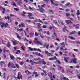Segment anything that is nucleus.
Segmentation results:
<instances>
[{
  "label": "nucleus",
  "instance_id": "obj_1",
  "mask_svg": "<svg viewBox=\"0 0 80 80\" xmlns=\"http://www.w3.org/2000/svg\"><path fill=\"white\" fill-rule=\"evenodd\" d=\"M33 42L34 43L37 44L38 45L39 44L40 45H41L42 46L43 45V43L40 42L39 41H38V40H34Z\"/></svg>",
  "mask_w": 80,
  "mask_h": 80
},
{
  "label": "nucleus",
  "instance_id": "obj_2",
  "mask_svg": "<svg viewBox=\"0 0 80 80\" xmlns=\"http://www.w3.org/2000/svg\"><path fill=\"white\" fill-rule=\"evenodd\" d=\"M28 14V17L29 19H35V18L33 17L32 13L29 12Z\"/></svg>",
  "mask_w": 80,
  "mask_h": 80
},
{
  "label": "nucleus",
  "instance_id": "obj_3",
  "mask_svg": "<svg viewBox=\"0 0 80 80\" xmlns=\"http://www.w3.org/2000/svg\"><path fill=\"white\" fill-rule=\"evenodd\" d=\"M38 7L39 8V11L40 12H41V13H44L45 10H44L43 9V8H42V7H40L39 5H38Z\"/></svg>",
  "mask_w": 80,
  "mask_h": 80
},
{
  "label": "nucleus",
  "instance_id": "obj_4",
  "mask_svg": "<svg viewBox=\"0 0 80 80\" xmlns=\"http://www.w3.org/2000/svg\"><path fill=\"white\" fill-rule=\"evenodd\" d=\"M10 65L11 68H13V66H14V64L13 63H12L11 64L10 63V62H9L8 64V67L10 68Z\"/></svg>",
  "mask_w": 80,
  "mask_h": 80
},
{
  "label": "nucleus",
  "instance_id": "obj_5",
  "mask_svg": "<svg viewBox=\"0 0 80 80\" xmlns=\"http://www.w3.org/2000/svg\"><path fill=\"white\" fill-rule=\"evenodd\" d=\"M20 76L21 78V80H22V75L21 74H19L18 73V77L17 78H18L19 80H20Z\"/></svg>",
  "mask_w": 80,
  "mask_h": 80
},
{
  "label": "nucleus",
  "instance_id": "obj_6",
  "mask_svg": "<svg viewBox=\"0 0 80 80\" xmlns=\"http://www.w3.org/2000/svg\"><path fill=\"white\" fill-rule=\"evenodd\" d=\"M34 61H32V60H30V62L31 65H34L35 64H38V62H37Z\"/></svg>",
  "mask_w": 80,
  "mask_h": 80
},
{
  "label": "nucleus",
  "instance_id": "obj_7",
  "mask_svg": "<svg viewBox=\"0 0 80 80\" xmlns=\"http://www.w3.org/2000/svg\"><path fill=\"white\" fill-rule=\"evenodd\" d=\"M38 35L40 36V37H41V38H42L45 37V36H43V34H42L41 32H38Z\"/></svg>",
  "mask_w": 80,
  "mask_h": 80
},
{
  "label": "nucleus",
  "instance_id": "obj_8",
  "mask_svg": "<svg viewBox=\"0 0 80 80\" xmlns=\"http://www.w3.org/2000/svg\"><path fill=\"white\" fill-rule=\"evenodd\" d=\"M6 47H4V48H3V52H8V53H10V51L9 50H6Z\"/></svg>",
  "mask_w": 80,
  "mask_h": 80
},
{
  "label": "nucleus",
  "instance_id": "obj_9",
  "mask_svg": "<svg viewBox=\"0 0 80 80\" xmlns=\"http://www.w3.org/2000/svg\"><path fill=\"white\" fill-rule=\"evenodd\" d=\"M77 59L76 58H73L72 59V62H73L74 63H77Z\"/></svg>",
  "mask_w": 80,
  "mask_h": 80
},
{
  "label": "nucleus",
  "instance_id": "obj_10",
  "mask_svg": "<svg viewBox=\"0 0 80 80\" xmlns=\"http://www.w3.org/2000/svg\"><path fill=\"white\" fill-rule=\"evenodd\" d=\"M1 27L2 28H3V27H5V23L2 22V23L1 24Z\"/></svg>",
  "mask_w": 80,
  "mask_h": 80
},
{
  "label": "nucleus",
  "instance_id": "obj_11",
  "mask_svg": "<svg viewBox=\"0 0 80 80\" xmlns=\"http://www.w3.org/2000/svg\"><path fill=\"white\" fill-rule=\"evenodd\" d=\"M65 21L68 24V23H70V24L72 23V22L70 20H66Z\"/></svg>",
  "mask_w": 80,
  "mask_h": 80
},
{
  "label": "nucleus",
  "instance_id": "obj_12",
  "mask_svg": "<svg viewBox=\"0 0 80 80\" xmlns=\"http://www.w3.org/2000/svg\"><path fill=\"white\" fill-rule=\"evenodd\" d=\"M68 57H66L64 58V60L66 62V63H67L68 62Z\"/></svg>",
  "mask_w": 80,
  "mask_h": 80
},
{
  "label": "nucleus",
  "instance_id": "obj_13",
  "mask_svg": "<svg viewBox=\"0 0 80 80\" xmlns=\"http://www.w3.org/2000/svg\"><path fill=\"white\" fill-rule=\"evenodd\" d=\"M16 34L17 35V38H18L19 40H21V38H20V37L19 35H18V34L17 33H16Z\"/></svg>",
  "mask_w": 80,
  "mask_h": 80
},
{
  "label": "nucleus",
  "instance_id": "obj_14",
  "mask_svg": "<svg viewBox=\"0 0 80 80\" xmlns=\"http://www.w3.org/2000/svg\"><path fill=\"white\" fill-rule=\"evenodd\" d=\"M53 22L54 23H55L56 25H57L58 27H60V26L58 24V22L57 21H56V20H54Z\"/></svg>",
  "mask_w": 80,
  "mask_h": 80
},
{
  "label": "nucleus",
  "instance_id": "obj_15",
  "mask_svg": "<svg viewBox=\"0 0 80 80\" xmlns=\"http://www.w3.org/2000/svg\"><path fill=\"white\" fill-rule=\"evenodd\" d=\"M68 38L71 40H75V38L72 36H69Z\"/></svg>",
  "mask_w": 80,
  "mask_h": 80
},
{
  "label": "nucleus",
  "instance_id": "obj_16",
  "mask_svg": "<svg viewBox=\"0 0 80 80\" xmlns=\"http://www.w3.org/2000/svg\"><path fill=\"white\" fill-rule=\"evenodd\" d=\"M75 31H74L71 32L69 34L70 35H71L72 34H75Z\"/></svg>",
  "mask_w": 80,
  "mask_h": 80
},
{
  "label": "nucleus",
  "instance_id": "obj_17",
  "mask_svg": "<svg viewBox=\"0 0 80 80\" xmlns=\"http://www.w3.org/2000/svg\"><path fill=\"white\" fill-rule=\"evenodd\" d=\"M49 11L50 12V13H51V14H54L53 11L50 10L49 9Z\"/></svg>",
  "mask_w": 80,
  "mask_h": 80
},
{
  "label": "nucleus",
  "instance_id": "obj_18",
  "mask_svg": "<svg viewBox=\"0 0 80 80\" xmlns=\"http://www.w3.org/2000/svg\"><path fill=\"white\" fill-rule=\"evenodd\" d=\"M38 32H40H40H42V28H38Z\"/></svg>",
  "mask_w": 80,
  "mask_h": 80
},
{
  "label": "nucleus",
  "instance_id": "obj_19",
  "mask_svg": "<svg viewBox=\"0 0 80 80\" xmlns=\"http://www.w3.org/2000/svg\"><path fill=\"white\" fill-rule=\"evenodd\" d=\"M10 57L12 59V60H13V59H14V58H15L14 56H13V55H11V54H10Z\"/></svg>",
  "mask_w": 80,
  "mask_h": 80
},
{
  "label": "nucleus",
  "instance_id": "obj_20",
  "mask_svg": "<svg viewBox=\"0 0 80 80\" xmlns=\"http://www.w3.org/2000/svg\"><path fill=\"white\" fill-rule=\"evenodd\" d=\"M12 42L13 43V45H17V44H18L16 42H15L14 41H12Z\"/></svg>",
  "mask_w": 80,
  "mask_h": 80
},
{
  "label": "nucleus",
  "instance_id": "obj_21",
  "mask_svg": "<svg viewBox=\"0 0 80 80\" xmlns=\"http://www.w3.org/2000/svg\"><path fill=\"white\" fill-rule=\"evenodd\" d=\"M7 18L9 22H12V20L10 18H9V17H8V16L7 17Z\"/></svg>",
  "mask_w": 80,
  "mask_h": 80
},
{
  "label": "nucleus",
  "instance_id": "obj_22",
  "mask_svg": "<svg viewBox=\"0 0 80 80\" xmlns=\"http://www.w3.org/2000/svg\"><path fill=\"white\" fill-rule=\"evenodd\" d=\"M33 50H38V51H39V52H41V50H40V49L39 48L36 49L34 48Z\"/></svg>",
  "mask_w": 80,
  "mask_h": 80
},
{
  "label": "nucleus",
  "instance_id": "obj_23",
  "mask_svg": "<svg viewBox=\"0 0 80 80\" xmlns=\"http://www.w3.org/2000/svg\"><path fill=\"white\" fill-rule=\"evenodd\" d=\"M7 46L8 47H10L11 46V45H10V42H8Z\"/></svg>",
  "mask_w": 80,
  "mask_h": 80
},
{
  "label": "nucleus",
  "instance_id": "obj_24",
  "mask_svg": "<svg viewBox=\"0 0 80 80\" xmlns=\"http://www.w3.org/2000/svg\"><path fill=\"white\" fill-rule=\"evenodd\" d=\"M8 24L7 23L5 24L4 27H5V28H7V27H8Z\"/></svg>",
  "mask_w": 80,
  "mask_h": 80
},
{
  "label": "nucleus",
  "instance_id": "obj_25",
  "mask_svg": "<svg viewBox=\"0 0 80 80\" xmlns=\"http://www.w3.org/2000/svg\"><path fill=\"white\" fill-rule=\"evenodd\" d=\"M17 3L18 5H22V2L21 1H19L17 2Z\"/></svg>",
  "mask_w": 80,
  "mask_h": 80
},
{
  "label": "nucleus",
  "instance_id": "obj_26",
  "mask_svg": "<svg viewBox=\"0 0 80 80\" xmlns=\"http://www.w3.org/2000/svg\"><path fill=\"white\" fill-rule=\"evenodd\" d=\"M52 60H57V58L56 57V56H54L52 58Z\"/></svg>",
  "mask_w": 80,
  "mask_h": 80
},
{
  "label": "nucleus",
  "instance_id": "obj_27",
  "mask_svg": "<svg viewBox=\"0 0 80 80\" xmlns=\"http://www.w3.org/2000/svg\"><path fill=\"white\" fill-rule=\"evenodd\" d=\"M77 15H80V12L79 11V10L77 11V12L76 13Z\"/></svg>",
  "mask_w": 80,
  "mask_h": 80
},
{
  "label": "nucleus",
  "instance_id": "obj_28",
  "mask_svg": "<svg viewBox=\"0 0 80 80\" xmlns=\"http://www.w3.org/2000/svg\"><path fill=\"white\" fill-rule=\"evenodd\" d=\"M21 24L22 27H25V24L23 22H22Z\"/></svg>",
  "mask_w": 80,
  "mask_h": 80
},
{
  "label": "nucleus",
  "instance_id": "obj_29",
  "mask_svg": "<svg viewBox=\"0 0 80 80\" xmlns=\"http://www.w3.org/2000/svg\"><path fill=\"white\" fill-rule=\"evenodd\" d=\"M28 8H29V10H32V11H33V8H31V7L30 6H29Z\"/></svg>",
  "mask_w": 80,
  "mask_h": 80
},
{
  "label": "nucleus",
  "instance_id": "obj_30",
  "mask_svg": "<svg viewBox=\"0 0 80 80\" xmlns=\"http://www.w3.org/2000/svg\"><path fill=\"white\" fill-rule=\"evenodd\" d=\"M14 10H16V11H17V12H18V11H19V9H18V8H14Z\"/></svg>",
  "mask_w": 80,
  "mask_h": 80
},
{
  "label": "nucleus",
  "instance_id": "obj_31",
  "mask_svg": "<svg viewBox=\"0 0 80 80\" xmlns=\"http://www.w3.org/2000/svg\"><path fill=\"white\" fill-rule=\"evenodd\" d=\"M70 14L69 13H66V15L67 16V17H68V16H70Z\"/></svg>",
  "mask_w": 80,
  "mask_h": 80
},
{
  "label": "nucleus",
  "instance_id": "obj_32",
  "mask_svg": "<svg viewBox=\"0 0 80 80\" xmlns=\"http://www.w3.org/2000/svg\"><path fill=\"white\" fill-rule=\"evenodd\" d=\"M28 48L29 50H30L31 51H33V48H31V47H29Z\"/></svg>",
  "mask_w": 80,
  "mask_h": 80
},
{
  "label": "nucleus",
  "instance_id": "obj_33",
  "mask_svg": "<svg viewBox=\"0 0 80 80\" xmlns=\"http://www.w3.org/2000/svg\"><path fill=\"white\" fill-rule=\"evenodd\" d=\"M50 74H49V73L48 74V76H49L50 77H52V72H50Z\"/></svg>",
  "mask_w": 80,
  "mask_h": 80
},
{
  "label": "nucleus",
  "instance_id": "obj_34",
  "mask_svg": "<svg viewBox=\"0 0 80 80\" xmlns=\"http://www.w3.org/2000/svg\"><path fill=\"white\" fill-rule=\"evenodd\" d=\"M62 79H63V80H69V79H68V78H66V77H63Z\"/></svg>",
  "mask_w": 80,
  "mask_h": 80
},
{
  "label": "nucleus",
  "instance_id": "obj_35",
  "mask_svg": "<svg viewBox=\"0 0 80 80\" xmlns=\"http://www.w3.org/2000/svg\"><path fill=\"white\" fill-rule=\"evenodd\" d=\"M33 75H32V76H34V74H37V72L34 71L33 72H32Z\"/></svg>",
  "mask_w": 80,
  "mask_h": 80
},
{
  "label": "nucleus",
  "instance_id": "obj_36",
  "mask_svg": "<svg viewBox=\"0 0 80 80\" xmlns=\"http://www.w3.org/2000/svg\"><path fill=\"white\" fill-rule=\"evenodd\" d=\"M77 76L78 77V78H79V79H80V73H78V74Z\"/></svg>",
  "mask_w": 80,
  "mask_h": 80
},
{
  "label": "nucleus",
  "instance_id": "obj_37",
  "mask_svg": "<svg viewBox=\"0 0 80 80\" xmlns=\"http://www.w3.org/2000/svg\"><path fill=\"white\" fill-rule=\"evenodd\" d=\"M47 55L48 56H52V53H49L47 54Z\"/></svg>",
  "mask_w": 80,
  "mask_h": 80
},
{
  "label": "nucleus",
  "instance_id": "obj_38",
  "mask_svg": "<svg viewBox=\"0 0 80 80\" xmlns=\"http://www.w3.org/2000/svg\"><path fill=\"white\" fill-rule=\"evenodd\" d=\"M15 66L17 67V68H19V66H18V64H17V63H16Z\"/></svg>",
  "mask_w": 80,
  "mask_h": 80
},
{
  "label": "nucleus",
  "instance_id": "obj_39",
  "mask_svg": "<svg viewBox=\"0 0 80 80\" xmlns=\"http://www.w3.org/2000/svg\"><path fill=\"white\" fill-rule=\"evenodd\" d=\"M47 27V26H46L45 25H44L42 26V28H46Z\"/></svg>",
  "mask_w": 80,
  "mask_h": 80
},
{
  "label": "nucleus",
  "instance_id": "obj_40",
  "mask_svg": "<svg viewBox=\"0 0 80 80\" xmlns=\"http://www.w3.org/2000/svg\"><path fill=\"white\" fill-rule=\"evenodd\" d=\"M53 35L55 36V37H57V34H56L55 32H54Z\"/></svg>",
  "mask_w": 80,
  "mask_h": 80
},
{
  "label": "nucleus",
  "instance_id": "obj_41",
  "mask_svg": "<svg viewBox=\"0 0 80 80\" xmlns=\"http://www.w3.org/2000/svg\"><path fill=\"white\" fill-rule=\"evenodd\" d=\"M12 5H13V6H14L15 7H17V5H16V4L14 2H13Z\"/></svg>",
  "mask_w": 80,
  "mask_h": 80
},
{
  "label": "nucleus",
  "instance_id": "obj_42",
  "mask_svg": "<svg viewBox=\"0 0 80 80\" xmlns=\"http://www.w3.org/2000/svg\"><path fill=\"white\" fill-rule=\"evenodd\" d=\"M50 1L51 2V3H52L53 5L54 4V2H53V0H50Z\"/></svg>",
  "mask_w": 80,
  "mask_h": 80
},
{
  "label": "nucleus",
  "instance_id": "obj_43",
  "mask_svg": "<svg viewBox=\"0 0 80 80\" xmlns=\"http://www.w3.org/2000/svg\"><path fill=\"white\" fill-rule=\"evenodd\" d=\"M23 30V29L22 28H21L20 29L18 28V31H22Z\"/></svg>",
  "mask_w": 80,
  "mask_h": 80
},
{
  "label": "nucleus",
  "instance_id": "obj_44",
  "mask_svg": "<svg viewBox=\"0 0 80 80\" xmlns=\"http://www.w3.org/2000/svg\"><path fill=\"white\" fill-rule=\"evenodd\" d=\"M42 64H43V65H45V64L47 63L45 61L42 62Z\"/></svg>",
  "mask_w": 80,
  "mask_h": 80
},
{
  "label": "nucleus",
  "instance_id": "obj_45",
  "mask_svg": "<svg viewBox=\"0 0 80 80\" xmlns=\"http://www.w3.org/2000/svg\"><path fill=\"white\" fill-rule=\"evenodd\" d=\"M70 3H68L67 2V4H65L66 5V6H68V5H70Z\"/></svg>",
  "mask_w": 80,
  "mask_h": 80
},
{
  "label": "nucleus",
  "instance_id": "obj_46",
  "mask_svg": "<svg viewBox=\"0 0 80 80\" xmlns=\"http://www.w3.org/2000/svg\"><path fill=\"white\" fill-rule=\"evenodd\" d=\"M49 47V45L48 44L46 46V48H47V49H48Z\"/></svg>",
  "mask_w": 80,
  "mask_h": 80
},
{
  "label": "nucleus",
  "instance_id": "obj_47",
  "mask_svg": "<svg viewBox=\"0 0 80 80\" xmlns=\"http://www.w3.org/2000/svg\"><path fill=\"white\" fill-rule=\"evenodd\" d=\"M53 47H54V45H53V44H52V45H50V48H53Z\"/></svg>",
  "mask_w": 80,
  "mask_h": 80
},
{
  "label": "nucleus",
  "instance_id": "obj_48",
  "mask_svg": "<svg viewBox=\"0 0 80 80\" xmlns=\"http://www.w3.org/2000/svg\"><path fill=\"white\" fill-rule=\"evenodd\" d=\"M79 24H77L76 25H75V24H73L72 26V27H75V26H77V25H79Z\"/></svg>",
  "mask_w": 80,
  "mask_h": 80
},
{
  "label": "nucleus",
  "instance_id": "obj_49",
  "mask_svg": "<svg viewBox=\"0 0 80 80\" xmlns=\"http://www.w3.org/2000/svg\"><path fill=\"white\" fill-rule=\"evenodd\" d=\"M60 22H61V23L62 24V25H64V24L63 23V21L62 20H60Z\"/></svg>",
  "mask_w": 80,
  "mask_h": 80
},
{
  "label": "nucleus",
  "instance_id": "obj_50",
  "mask_svg": "<svg viewBox=\"0 0 80 80\" xmlns=\"http://www.w3.org/2000/svg\"><path fill=\"white\" fill-rule=\"evenodd\" d=\"M51 70H52L53 71H54V72H55V68H51Z\"/></svg>",
  "mask_w": 80,
  "mask_h": 80
},
{
  "label": "nucleus",
  "instance_id": "obj_51",
  "mask_svg": "<svg viewBox=\"0 0 80 80\" xmlns=\"http://www.w3.org/2000/svg\"><path fill=\"white\" fill-rule=\"evenodd\" d=\"M70 43H75V42L73 41H70Z\"/></svg>",
  "mask_w": 80,
  "mask_h": 80
},
{
  "label": "nucleus",
  "instance_id": "obj_52",
  "mask_svg": "<svg viewBox=\"0 0 80 80\" xmlns=\"http://www.w3.org/2000/svg\"><path fill=\"white\" fill-rule=\"evenodd\" d=\"M23 63H24V62L22 61L20 62V65H22L23 64Z\"/></svg>",
  "mask_w": 80,
  "mask_h": 80
},
{
  "label": "nucleus",
  "instance_id": "obj_53",
  "mask_svg": "<svg viewBox=\"0 0 80 80\" xmlns=\"http://www.w3.org/2000/svg\"><path fill=\"white\" fill-rule=\"evenodd\" d=\"M5 75H6V73L5 72H4L3 74V78H5Z\"/></svg>",
  "mask_w": 80,
  "mask_h": 80
},
{
  "label": "nucleus",
  "instance_id": "obj_54",
  "mask_svg": "<svg viewBox=\"0 0 80 80\" xmlns=\"http://www.w3.org/2000/svg\"><path fill=\"white\" fill-rule=\"evenodd\" d=\"M60 50L62 51V50H63V48L61 47V48H60Z\"/></svg>",
  "mask_w": 80,
  "mask_h": 80
},
{
  "label": "nucleus",
  "instance_id": "obj_55",
  "mask_svg": "<svg viewBox=\"0 0 80 80\" xmlns=\"http://www.w3.org/2000/svg\"><path fill=\"white\" fill-rule=\"evenodd\" d=\"M75 28L76 29H78L79 28H80V27H79V26H75Z\"/></svg>",
  "mask_w": 80,
  "mask_h": 80
},
{
  "label": "nucleus",
  "instance_id": "obj_56",
  "mask_svg": "<svg viewBox=\"0 0 80 80\" xmlns=\"http://www.w3.org/2000/svg\"><path fill=\"white\" fill-rule=\"evenodd\" d=\"M21 15L22 16V17H26L25 16V15L23 14H21Z\"/></svg>",
  "mask_w": 80,
  "mask_h": 80
},
{
  "label": "nucleus",
  "instance_id": "obj_57",
  "mask_svg": "<svg viewBox=\"0 0 80 80\" xmlns=\"http://www.w3.org/2000/svg\"><path fill=\"white\" fill-rule=\"evenodd\" d=\"M31 37H33V34L32 33H31L30 34Z\"/></svg>",
  "mask_w": 80,
  "mask_h": 80
},
{
  "label": "nucleus",
  "instance_id": "obj_58",
  "mask_svg": "<svg viewBox=\"0 0 80 80\" xmlns=\"http://www.w3.org/2000/svg\"><path fill=\"white\" fill-rule=\"evenodd\" d=\"M24 2H25L27 3H28V2L27 0H24Z\"/></svg>",
  "mask_w": 80,
  "mask_h": 80
},
{
  "label": "nucleus",
  "instance_id": "obj_59",
  "mask_svg": "<svg viewBox=\"0 0 80 80\" xmlns=\"http://www.w3.org/2000/svg\"><path fill=\"white\" fill-rule=\"evenodd\" d=\"M66 30H67L66 29V28H63V32H65Z\"/></svg>",
  "mask_w": 80,
  "mask_h": 80
},
{
  "label": "nucleus",
  "instance_id": "obj_60",
  "mask_svg": "<svg viewBox=\"0 0 80 80\" xmlns=\"http://www.w3.org/2000/svg\"><path fill=\"white\" fill-rule=\"evenodd\" d=\"M17 51L19 53L21 52L19 50H17Z\"/></svg>",
  "mask_w": 80,
  "mask_h": 80
},
{
  "label": "nucleus",
  "instance_id": "obj_61",
  "mask_svg": "<svg viewBox=\"0 0 80 80\" xmlns=\"http://www.w3.org/2000/svg\"><path fill=\"white\" fill-rule=\"evenodd\" d=\"M49 53L47 51H46L45 52V53H46L47 54H48Z\"/></svg>",
  "mask_w": 80,
  "mask_h": 80
},
{
  "label": "nucleus",
  "instance_id": "obj_62",
  "mask_svg": "<svg viewBox=\"0 0 80 80\" xmlns=\"http://www.w3.org/2000/svg\"><path fill=\"white\" fill-rule=\"evenodd\" d=\"M45 6V4H43V5H42L41 6H40V7H44Z\"/></svg>",
  "mask_w": 80,
  "mask_h": 80
},
{
  "label": "nucleus",
  "instance_id": "obj_63",
  "mask_svg": "<svg viewBox=\"0 0 80 80\" xmlns=\"http://www.w3.org/2000/svg\"><path fill=\"white\" fill-rule=\"evenodd\" d=\"M75 51V52H78V50L77 49H73Z\"/></svg>",
  "mask_w": 80,
  "mask_h": 80
},
{
  "label": "nucleus",
  "instance_id": "obj_64",
  "mask_svg": "<svg viewBox=\"0 0 80 80\" xmlns=\"http://www.w3.org/2000/svg\"><path fill=\"white\" fill-rule=\"evenodd\" d=\"M43 48H45L46 46V43H45L44 44H43Z\"/></svg>",
  "mask_w": 80,
  "mask_h": 80
}]
</instances>
